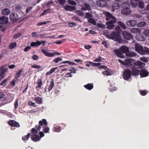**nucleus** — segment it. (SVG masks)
<instances>
[{"mask_svg":"<svg viewBox=\"0 0 149 149\" xmlns=\"http://www.w3.org/2000/svg\"><path fill=\"white\" fill-rule=\"evenodd\" d=\"M115 30L117 33H116L114 31H113L110 35L107 34V37L108 38L111 39L118 43L123 42L124 40L119 35V33L121 32L122 30L121 28L117 26L115 27Z\"/></svg>","mask_w":149,"mask_h":149,"instance_id":"obj_1","label":"nucleus"},{"mask_svg":"<svg viewBox=\"0 0 149 149\" xmlns=\"http://www.w3.org/2000/svg\"><path fill=\"white\" fill-rule=\"evenodd\" d=\"M128 48L125 46H122L119 50H114V52L117 56L120 58H123L124 57L123 53H126L127 55H129L130 56H134L135 54L134 52H130L127 54L128 52Z\"/></svg>","mask_w":149,"mask_h":149,"instance_id":"obj_2","label":"nucleus"},{"mask_svg":"<svg viewBox=\"0 0 149 149\" xmlns=\"http://www.w3.org/2000/svg\"><path fill=\"white\" fill-rule=\"evenodd\" d=\"M139 70L134 68H132V72L129 70H126L123 73V75L124 79L126 80H128L130 78L131 74L133 75H137L139 74Z\"/></svg>","mask_w":149,"mask_h":149,"instance_id":"obj_3","label":"nucleus"},{"mask_svg":"<svg viewBox=\"0 0 149 149\" xmlns=\"http://www.w3.org/2000/svg\"><path fill=\"white\" fill-rule=\"evenodd\" d=\"M39 125L36 126V127L38 130L39 131L41 129V127L44 124L45 127H43V130L45 133H47L49 132V127H46L47 125V121L45 119H42V120H40L39 122Z\"/></svg>","mask_w":149,"mask_h":149,"instance_id":"obj_4","label":"nucleus"},{"mask_svg":"<svg viewBox=\"0 0 149 149\" xmlns=\"http://www.w3.org/2000/svg\"><path fill=\"white\" fill-rule=\"evenodd\" d=\"M123 5V6L125 8H124L121 11V13L123 15H130L131 12V11L130 9V6L129 3L127 2H124Z\"/></svg>","mask_w":149,"mask_h":149,"instance_id":"obj_5","label":"nucleus"},{"mask_svg":"<svg viewBox=\"0 0 149 149\" xmlns=\"http://www.w3.org/2000/svg\"><path fill=\"white\" fill-rule=\"evenodd\" d=\"M117 19L115 17L113 16L110 19L106 22L107 26V28L108 29H113L115 25L113 24L117 22Z\"/></svg>","mask_w":149,"mask_h":149,"instance_id":"obj_6","label":"nucleus"},{"mask_svg":"<svg viewBox=\"0 0 149 149\" xmlns=\"http://www.w3.org/2000/svg\"><path fill=\"white\" fill-rule=\"evenodd\" d=\"M118 61L120 63L126 66H131L135 63L134 60L133 59H126L124 61H123L120 59H118Z\"/></svg>","mask_w":149,"mask_h":149,"instance_id":"obj_7","label":"nucleus"},{"mask_svg":"<svg viewBox=\"0 0 149 149\" xmlns=\"http://www.w3.org/2000/svg\"><path fill=\"white\" fill-rule=\"evenodd\" d=\"M135 49L136 51L141 55L145 54V52L143 47L139 44L135 45Z\"/></svg>","mask_w":149,"mask_h":149,"instance_id":"obj_8","label":"nucleus"},{"mask_svg":"<svg viewBox=\"0 0 149 149\" xmlns=\"http://www.w3.org/2000/svg\"><path fill=\"white\" fill-rule=\"evenodd\" d=\"M113 73L112 71L106 66H103V74L107 75H111Z\"/></svg>","mask_w":149,"mask_h":149,"instance_id":"obj_9","label":"nucleus"},{"mask_svg":"<svg viewBox=\"0 0 149 149\" xmlns=\"http://www.w3.org/2000/svg\"><path fill=\"white\" fill-rule=\"evenodd\" d=\"M123 35L124 38L126 40H129L132 38V35L126 31H124L122 33Z\"/></svg>","mask_w":149,"mask_h":149,"instance_id":"obj_10","label":"nucleus"},{"mask_svg":"<svg viewBox=\"0 0 149 149\" xmlns=\"http://www.w3.org/2000/svg\"><path fill=\"white\" fill-rule=\"evenodd\" d=\"M10 18L13 22L17 21L18 18L17 14L15 13H13L10 15Z\"/></svg>","mask_w":149,"mask_h":149,"instance_id":"obj_11","label":"nucleus"},{"mask_svg":"<svg viewBox=\"0 0 149 149\" xmlns=\"http://www.w3.org/2000/svg\"><path fill=\"white\" fill-rule=\"evenodd\" d=\"M137 24V21L135 20H130L127 22V25L129 27H133Z\"/></svg>","mask_w":149,"mask_h":149,"instance_id":"obj_12","label":"nucleus"},{"mask_svg":"<svg viewBox=\"0 0 149 149\" xmlns=\"http://www.w3.org/2000/svg\"><path fill=\"white\" fill-rule=\"evenodd\" d=\"M8 123L10 125L12 126L19 127L20 126L19 124L18 123L13 120H10Z\"/></svg>","mask_w":149,"mask_h":149,"instance_id":"obj_13","label":"nucleus"},{"mask_svg":"<svg viewBox=\"0 0 149 149\" xmlns=\"http://www.w3.org/2000/svg\"><path fill=\"white\" fill-rule=\"evenodd\" d=\"M10 13V9L7 8L3 9L1 12V14L4 15H8Z\"/></svg>","mask_w":149,"mask_h":149,"instance_id":"obj_14","label":"nucleus"},{"mask_svg":"<svg viewBox=\"0 0 149 149\" xmlns=\"http://www.w3.org/2000/svg\"><path fill=\"white\" fill-rule=\"evenodd\" d=\"M8 19L7 17L2 16L0 17V24H6L8 22Z\"/></svg>","mask_w":149,"mask_h":149,"instance_id":"obj_15","label":"nucleus"},{"mask_svg":"<svg viewBox=\"0 0 149 149\" xmlns=\"http://www.w3.org/2000/svg\"><path fill=\"white\" fill-rule=\"evenodd\" d=\"M140 74L141 77H146L148 75L149 72L143 69L140 71Z\"/></svg>","mask_w":149,"mask_h":149,"instance_id":"obj_16","label":"nucleus"},{"mask_svg":"<svg viewBox=\"0 0 149 149\" xmlns=\"http://www.w3.org/2000/svg\"><path fill=\"white\" fill-rule=\"evenodd\" d=\"M88 63L91 65L96 67H98L99 68H102V66L100 63H95L91 61H88Z\"/></svg>","mask_w":149,"mask_h":149,"instance_id":"obj_17","label":"nucleus"},{"mask_svg":"<svg viewBox=\"0 0 149 149\" xmlns=\"http://www.w3.org/2000/svg\"><path fill=\"white\" fill-rule=\"evenodd\" d=\"M31 139L33 141L36 142L40 140V138L38 135L32 134L31 137Z\"/></svg>","mask_w":149,"mask_h":149,"instance_id":"obj_18","label":"nucleus"},{"mask_svg":"<svg viewBox=\"0 0 149 149\" xmlns=\"http://www.w3.org/2000/svg\"><path fill=\"white\" fill-rule=\"evenodd\" d=\"M41 51L46 56L49 57H53L54 56V54L48 52L44 49H42Z\"/></svg>","mask_w":149,"mask_h":149,"instance_id":"obj_19","label":"nucleus"},{"mask_svg":"<svg viewBox=\"0 0 149 149\" xmlns=\"http://www.w3.org/2000/svg\"><path fill=\"white\" fill-rule=\"evenodd\" d=\"M106 16V20L107 21H108L113 16L111 15L110 13L105 12L103 13Z\"/></svg>","mask_w":149,"mask_h":149,"instance_id":"obj_20","label":"nucleus"},{"mask_svg":"<svg viewBox=\"0 0 149 149\" xmlns=\"http://www.w3.org/2000/svg\"><path fill=\"white\" fill-rule=\"evenodd\" d=\"M135 38L136 40L139 41H143L146 40L145 37L141 35H137Z\"/></svg>","mask_w":149,"mask_h":149,"instance_id":"obj_21","label":"nucleus"},{"mask_svg":"<svg viewBox=\"0 0 149 149\" xmlns=\"http://www.w3.org/2000/svg\"><path fill=\"white\" fill-rule=\"evenodd\" d=\"M112 11H114L115 10L119 9L120 8V5L117 3H115L112 6Z\"/></svg>","mask_w":149,"mask_h":149,"instance_id":"obj_22","label":"nucleus"},{"mask_svg":"<svg viewBox=\"0 0 149 149\" xmlns=\"http://www.w3.org/2000/svg\"><path fill=\"white\" fill-rule=\"evenodd\" d=\"M41 45L40 41H38L36 42H31L30 44V45L31 47H38L39 46Z\"/></svg>","mask_w":149,"mask_h":149,"instance_id":"obj_23","label":"nucleus"},{"mask_svg":"<svg viewBox=\"0 0 149 149\" xmlns=\"http://www.w3.org/2000/svg\"><path fill=\"white\" fill-rule=\"evenodd\" d=\"M130 31L132 33H137L140 32L141 29L138 28H134L131 29Z\"/></svg>","mask_w":149,"mask_h":149,"instance_id":"obj_24","label":"nucleus"},{"mask_svg":"<svg viewBox=\"0 0 149 149\" xmlns=\"http://www.w3.org/2000/svg\"><path fill=\"white\" fill-rule=\"evenodd\" d=\"M134 64L138 66L140 68H142L145 65V63L141 62L139 61H138L136 62H135Z\"/></svg>","mask_w":149,"mask_h":149,"instance_id":"obj_25","label":"nucleus"},{"mask_svg":"<svg viewBox=\"0 0 149 149\" xmlns=\"http://www.w3.org/2000/svg\"><path fill=\"white\" fill-rule=\"evenodd\" d=\"M82 10H90L91 9L90 6L89 5L87 4L86 3H84L82 8Z\"/></svg>","mask_w":149,"mask_h":149,"instance_id":"obj_26","label":"nucleus"},{"mask_svg":"<svg viewBox=\"0 0 149 149\" xmlns=\"http://www.w3.org/2000/svg\"><path fill=\"white\" fill-rule=\"evenodd\" d=\"M84 86L86 88L90 90L93 88V86L92 84H88L86 85H84Z\"/></svg>","mask_w":149,"mask_h":149,"instance_id":"obj_27","label":"nucleus"},{"mask_svg":"<svg viewBox=\"0 0 149 149\" xmlns=\"http://www.w3.org/2000/svg\"><path fill=\"white\" fill-rule=\"evenodd\" d=\"M54 86V80L53 79H52L51 81L50 84L48 87V91H49L51 90L52 89Z\"/></svg>","mask_w":149,"mask_h":149,"instance_id":"obj_28","label":"nucleus"},{"mask_svg":"<svg viewBox=\"0 0 149 149\" xmlns=\"http://www.w3.org/2000/svg\"><path fill=\"white\" fill-rule=\"evenodd\" d=\"M37 86H36V88H40L42 85V82L41 79H38L36 82Z\"/></svg>","mask_w":149,"mask_h":149,"instance_id":"obj_29","label":"nucleus"},{"mask_svg":"<svg viewBox=\"0 0 149 149\" xmlns=\"http://www.w3.org/2000/svg\"><path fill=\"white\" fill-rule=\"evenodd\" d=\"M146 25V23L143 21L137 24V26L138 27H141L145 26Z\"/></svg>","mask_w":149,"mask_h":149,"instance_id":"obj_30","label":"nucleus"},{"mask_svg":"<svg viewBox=\"0 0 149 149\" xmlns=\"http://www.w3.org/2000/svg\"><path fill=\"white\" fill-rule=\"evenodd\" d=\"M118 24L123 29H126L127 27L126 25L123 22L119 21L118 22Z\"/></svg>","mask_w":149,"mask_h":149,"instance_id":"obj_31","label":"nucleus"},{"mask_svg":"<svg viewBox=\"0 0 149 149\" xmlns=\"http://www.w3.org/2000/svg\"><path fill=\"white\" fill-rule=\"evenodd\" d=\"M64 9L66 10L71 11L73 10L74 7L70 6H65Z\"/></svg>","mask_w":149,"mask_h":149,"instance_id":"obj_32","label":"nucleus"},{"mask_svg":"<svg viewBox=\"0 0 149 149\" xmlns=\"http://www.w3.org/2000/svg\"><path fill=\"white\" fill-rule=\"evenodd\" d=\"M7 69L5 67L2 66L0 68V72L4 73L7 71Z\"/></svg>","mask_w":149,"mask_h":149,"instance_id":"obj_33","label":"nucleus"},{"mask_svg":"<svg viewBox=\"0 0 149 149\" xmlns=\"http://www.w3.org/2000/svg\"><path fill=\"white\" fill-rule=\"evenodd\" d=\"M30 136V134L29 133L27 135L24 136L22 138V139L24 141H26L27 140Z\"/></svg>","mask_w":149,"mask_h":149,"instance_id":"obj_34","label":"nucleus"},{"mask_svg":"<svg viewBox=\"0 0 149 149\" xmlns=\"http://www.w3.org/2000/svg\"><path fill=\"white\" fill-rule=\"evenodd\" d=\"M88 22H89L91 23L93 25H95L96 24V22L95 20L93 18H91L88 19Z\"/></svg>","mask_w":149,"mask_h":149,"instance_id":"obj_35","label":"nucleus"},{"mask_svg":"<svg viewBox=\"0 0 149 149\" xmlns=\"http://www.w3.org/2000/svg\"><path fill=\"white\" fill-rule=\"evenodd\" d=\"M139 6L141 8H143L144 6V3L142 1L139 2Z\"/></svg>","mask_w":149,"mask_h":149,"instance_id":"obj_36","label":"nucleus"},{"mask_svg":"<svg viewBox=\"0 0 149 149\" xmlns=\"http://www.w3.org/2000/svg\"><path fill=\"white\" fill-rule=\"evenodd\" d=\"M68 70L71 74L72 73H75L76 69L74 68H72L70 69H69Z\"/></svg>","mask_w":149,"mask_h":149,"instance_id":"obj_37","label":"nucleus"},{"mask_svg":"<svg viewBox=\"0 0 149 149\" xmlns=\"http://www.w3.org/2000/svg\"><path fill=\"white\" fill-rule=\"evenodd\" d=\"M35 100L38 103L40 104L42 102V99L40 97H36L35 98Z\"/></svg>","mask_w":149,"mask_h":149,"instance_id":"obj_38","label":"nucleus"},{"mask_svg":"<svg viewBox=\"0 0 149 149\" xmlns=\"http://www.w3.org/2000/svg\"><path fill=\"white\" fill-rule=\"evenodd\" d=\"M16 42H13L11 43L9 46V47L10 49H12L13 48H14L16 46Z\"/></svg>","mask_w":149,"mask_h":149,"instance_id":"obj_39","label":"nucleus"},{"mask_svg":"<svg viewBox=\"0 0 149 149\" xmlns=\"http://www.w3.org/2000/svg\"><path fill=\"white\" fill-rule=\"evenodd\" d=\"M10 79V78L9 77H8L6 79L3 80L0 83V85L1 86L3 85L4 84L6 83Z\"/></svg>","mask_w":149,"mask_h":149,"instance_id":"obj_40","label":"nucleus"},{"mask_svg":"<svg viewBox=\"0 0 149 149\" xmlns=\"http://www.w3.org/2000/svg\"><path fill=\"white\" fill-rule=\"evenodd\" d=\"M143 34L146 36H149V29L145 30L143 33Z\"/></svg>","mask_w":149,"mask_h":149,"instance_id":"obj_41","label":"nucleus"},{"mask_svg":"<svg viewBox=\"0 0 149 149\" xmlns=\"http://www.w3.org/2000/svg\"><path fill=\"white\" fill-rule=\"evenodd\" d=\"M97 5L100 7H102V0H99L96 2Z\"/></svg>","mask_w":149,"mask_h":149,"instance_id":"obj_42","label":"nucleus"},{"mask_svg":"<svg viewBox=\"0 0 149 149\" xmlns=\"http://www.w3.org/2000/svg\"><path fill=\"white\" fill-rule=\"evenodd\" d=\"M68 2L72 5H75L77 4L75 1L71 0H68Z\"/></svg>","mask_w":149,"mask_h":149,"instance_id":"obj_43","label":"nucleus"},{"mask_svg":"<svg viewBox=\"0 0 149 149\" xmlns=\"http://www.w3.org/2000/svg\"><path fill=\"white\" fill-rule=\"evenodd\" d=\"M31 66L33 68H36L37 69H39L41 68V67L40 65H31Z\"/></svg>","mask_w":149,"mask_h":149,"instance_id":"obj_44","label":"nucleus"},{"mask_svg":"<svg viewBox=\"0 0 149 149\" xmlns=\"http://www.w3.org/2000/svg\"><path fill=\"white\" fill-rule=\"evenodd\" d=\"M76 14L79 15L80 16H83L84 15V13L83 12L80 11H76Z\"/></svg>","mask_w":149,"mask_h":149,"instance_id":"obj_45","label":"nucleus"},{"mask_svg":"<svg viewBox=\"0 0 149 149\" xmlns=\"http://www.w3.org/2000/svg\"><path fill=\"white\" fill-rule=\"evenodd\" d=\"M28 105L29 106H32L34 107L36 106V104L34 102H33L32 101H29L28 102Z\"/></svg>","mask_w":149,"mask_h":149,"instance_id":"obj_46","label":"nucleus"},{"mask_svg":"<svg viewBox=\"0 0 149 149\" xmlns=\"http://www.w3.org/2000/svg\"><path fill=\"white\" fill-rule=\"evenodd\" d=\"M102 61V57L100 56L99 57L95 59L94 60V62H96L99 63L100 62H101Z\"/></svg>","mask_w":149,"mask_h":149,"instance_id":"obj_47","label":"nucleus"},{"mask_svg":"<svg viewBox=\"0 0 149 149\" xmlns=\"http://www.w3.org/2000/svg\"><path fill=\"white\" fill-rule=\"evenodd\" d=\"M92 17V15L88 13H87L85 15L86 18L88 19L91 18Z\"/></svg>","mask_w":149,"mask_h":149,"instance_id":"obj_48","label":"nucleus"},{"mask_svg":"<svg viewBox=\"0 0 149 149\" xmlns=\"http://www.w3.org/2000/svg\"><path fill=\"white\" fill-rule=\"evenodd\" d=\"M54 130L55 132H59L61 131V129L59 127H54Z\"/></svg>","mask_w":149,"mask_h":149,"instance_id":"obj_49","label":"nucleus"},{"mask_svg":"<svg viewBox=\"0 0 149 149\" xmlns=\"http://www.w3.org/2000/svg\"><path fill=\"white\" fill-rule=\"evenodd\" d=\"M62 58L61 57H58L55 59H54L53 61L54 62L57 63L60 61H61L62 60Z\"/></svg>","mask_w":149,"mask_h":149,"instance_id":"obj_50","label":"nucleus"},{"mask_svg":"<svg viewBox=\"0 0 149 149\" xmlns=\"http://www.w3.org/2000/svg\"><path fill=\"white\" fill-rule=\"evenodd\" d=\"M59 4L63 5L65 2V0H57Z\"/></svg>","mask_w":149,"mask_h":149,"instance_id":"obj_51","label":"nucleus"},{"mask_svg":"<svg viewBox=\"0 0 149 149\" xmlns=\"http://www.w3.org/2000/svg\"><path fill=\"white\" fill-rule=\"evenodd\" d=\"M22 72V70H19L18 72L17 73L16 75H15V77L16 78H17L19 77L21 74V73Z\"/></svg>","mask_w":149,"mask_h":149,"instance_id":"obj_52","label":"nucleus"},{"mask_svg":"<svg viewBox=\"0 0 149 149\" xmlns=\"http://www.w3.org/2000/svg\"><path fill=\"white\" fill-rule=\"evenodd\" d=\"M65 77H72V75L70 72H68L66 73L65 75Z\"/></svg>","mask_w":149,"mask_h":149,"instance_id":"obj_53","label":"nucleus"},{"mask_svg":"<svg viewBox=\"0 0 149 149\" xmlns=\"http://www.w3.org/2000/svg\"><path fill=\"white\" fill-rule=\"evenodd\" d=\"M15 9L17 11L20 10L21 9V7L19 5H16L15 7Z\"/></svg>","mask_w":149,"mask_h":149,"instance_id":"obj_54","label":"nucleus"},{"mask_svg":"<svg viewBox=\"0 0 149 149\" xmlns=\"http://www.w3.org/2000/svg\"><path fill=\"white\" fill-rule=\"evenodd\" d=\"M140 94L143 96L146 95L147 93L146 91H140Z\"/></svg>","mask_w":149,"mask_h":149,"instance_id":"obj_55","label":"nucleus"},{"mask_svg":"<svg viewBox=\"0 0 149 149\" xmlns=\"http://www.w3.org/2000/svg\"><path fill=\"white\" fill-rule=\"evenodd\" d=\"M47 5L50 7L51 6H54V3L53 1H50L48 2Z\"/></svg>","mask_w":149,"mask_h":149,"instance_id":"obj_56","label":"nucleus"},{"mask_svg":"<svg viewBox=\"0 0 149 149\" xmlns=\"http://www.w3.org/2000/svg\"><path fill=\"white\" fill-rule=\"evenodd\" d=\"M65 40H66V39H63L62 40V41H61L60 40H57V41H56L55 42V43H56V44H61L62 42L65 41Z\"/></svg>","mask_w":149,"mask_h":149,"instance_id":"obj_57","label":"nucleus"},{"mask_svg":"<svg viewBox=\"0 0 149 149\" xmlns=\"http://www.w3.org/2000/svg\"><path fill=\"white\" fill-rule=\"evenodd\" d=\"M140 60L141 61L143 62H147V59L146 58L144 57H141L140 58Z\"/></svg>","mask_w":149,"mask_h":149,"instance_id":"obj_58","label":"nucleus"},{"mask_svg":"<svg viewBox=\"0 0 149 149\" xmlns=\"http://www.w3.org/2000/svg\"><path fill=\"white\" fill-rule=\"evenodd\" d=\"M32 133H33V134H37L38 133V131L35 128H32L31 130Z\"/></svg>","mask_w":149,"mask_h":149,"instance_id":"obj_59","label":"nucleus"},{"mask_svg":"<svg viewBox=\"0 0 149 149\" xmlns=\"http://www.w3.org/2000/svg\"><path fill=\"white\" fill-rule=\"evenodd\" d=\"M50 9H48L46 10H45L42 13V15H44L46 13H49L50 10Z\"/></svg>","mask_w":149,"mask_h":149,"instance_id":"obj_60","label":"nucleus"},{"mask_svg":"<svg viewBox=\"0 0 149 149\" xmlns=\"http://www.w3.org/2000/svg\"><path fill=\"white\" fill-rule=\"evenodd\" d=\"M31 49V47L30 46H27L24 49V51L25 52H27L30 49Z\"/></svg>","mask_w":149,"mask_h":149,"instance_id":"obj_61","label":"nucleus"},{"mask_svg":"<svg viewBox=\"0 0 149 149\" xmlns=\"http://www.w3.org/2000/svg\"><path fill=\"white\" fill-rule=\"evenodd\" d=\"M69 25L70 26L72 27H74L76 25V24L74 22L70 23L69 24Z\"/></svg>","mask_w":149,"mask_h":149,"instance_id":"obj_62","label":"nucleus"},{"mask_svg":"<svg viewBox=\"0 0 149 149\" xmlns=\"http://www.w3.org/2000/svg\"><path fill=\"white\" fill-rule=\"evenodd\" d=\"M32 8V7L31 6H29L27 7L26 10V13H29V11L31 10Z\"/></svg>","mask_w":149,"mask_h":149,"instance_id":"obj_63","label":"nucleus"},{"mask_svg":"<svg viewBox=\"0 0 149 149\" xmlns=\"http://www.w3.org/2000/svg\"><path fill=\"white\" fill-rule=\"evenodd\" d=\"M21 35V34L20 33H18L17 34H15L14 35V37L15 38H17L19 37H20Z\"/></svg>","mask_w":149,"mask_h":149,"instance_id":"obj_64","label":"nucleus"}]
</instances>
